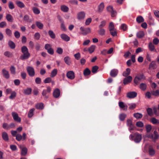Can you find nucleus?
Returning <instances> with one entry per match:
<instances>
[{"instance_id":"obj_1","label":"nucleus","mask_w":159,"mask_h":159,"mask_svg":"<svg viewBox=\"0 0 159 159\" xmlns=\"http://www.w3.org/2000/svg\"><path fill=\"white\" fill-rule=\"evenodd\" d=\"M129 139L134 141L136 143H139L142 138V136L138 132L135 133L133 135L131 134L129 136Z\"/></svg>"},{"instance_id":"obj_2","label":"nucleus","mask_w":159,"mask_h":159,"mask_svg":"<svg viewBox=\"0 0 159 159\" xmlns=\"http://www.w3.org/2000/svg\"><path fill=\"white\" fill-rule=\"evenodd\" d=\"M148 137L153 140L155 141L159 138V135L157 132L155 131L153 132V134H150L148 135Z\"/></svg>"},{"instance_id":"obj_3","label":"nucleus","mask_w":159,"mask_h":159,"mask_svg":"<svg viewBox=\"0 0 159 159\" xmlns=\"http://www.w3.org/2000/svg\"><path fill=\"white\" fill-rule=\"evenodd\" d=\"M144 79V77L142 74H140L136 76L134 79V82L136 85H138L142 80Z\"/></svg>"},{"instance_id":"obj_4","label":"nucleus","mask_w":159,"mask_h":159,"mask_svg":"<svg viewBox=\"0 0 159 159\" xmlns=\"http://www.w3.org/2000/svg\"><path fill=\"white\" fill-rule=\"evenodd\" d=\"M127 125L128 127V129L130 132H131L132 130H134L135 127L133 125L132 121L129 119L127 120Z\"/></svg>"},{"instance_id":"obj_5","label":"nucleus","mask_w":159,"mask_h":159,"mask_svg":"<svg viewBox=\"0 0 159 159\" xmlns=\"http://www.w3.org/2000/svg\"><path fill=\"white\" fill-rule=\"evenodd\" d=\"M107 11L110 13L111 17H114L116 16V12L115 11L113 10V7L112 6H108L107 7Z\"/></svg>"},{"instance_id":"obj_6","label":"nucleus","mask_w":159,"mask_h":159,"mask_svg":"<svg viewBox=\"0 0 159 159\" xmlns=\"http://www.w3.org/2000/svg\"><path fill=\"white\" fill-rule=\"evenodd\" d=\"M26 70L29 75L30 76L33 77L34 75L35 71L33 67L29 66L27 67Z\"/></svg>"},{"instance_id":"obj_7","label":"nucleus","mask_w":159,"mask_h":159,"mask_svg":"<svg viewBox=\"0 0 159 159\" xmlns=\"http://www.w3.org/2000/svg\"><path fill=\"white\" fill-rule=\"evenodd\" d=\"M80 30L81 31V34L83 35H86L91 32L90 28H87L85 29L83 27H81L80 28Z\"/></svg>"},{"instance_id":"obj_8","label":"nucleus","mask_w":159,"mask_h":159,"mask_svg":"<svg viewBox=\"0 0 159 159\" xmlns=\"http://www.w3.org/2000/svg\"><path fill=\"white\" fill-rule=\"evenodd\" d=\"M51 88L49 87L48 86L47 87L46 90L44 89L43 90L42 92V95L43 96L45 97V98H47L48 96L47 95L48 93H50L51 90Z\"/></svg>"},{"instance_id":"obj_9","label":"nucleus","mask_w":159,"mask_h":159,"mask_svg":"<svg viewBox=\"0 0 159 159\" xmlns=\"http://www.w3.org/2000/svg\"><path fill=\"white\" fill-rule=\"evenodd\" d=\"M2 73L3 76L6 79H8L10 78V74L9 71L5 69H2Z\"/></svg>"},{"instance_id":"obj_10","label":"nucleus","mask_w":159,"mask_h":159,"mask_svg":"<svg viewBox=\"0 0 159 159\" xmlns=\"http://www.w3.org/2000/svg\"><path fill=\"white\" fill-rule=\"evenodd\" d=\"M119 106L120 108L123 110L126 111L127 110L128 106L127 105L122 102H119Z\"/></svg>"},{"instance_id":"obj_11","label":"nucleus","mask_w":159,"mask_h":159,"mask_svg":"<svg viewBox=\"0 0 159 159\" xmlns=\"http://www.w3.org/2000/svg\"><path fill=\"white\" fill-rule=\"evenodd\" d=\"M67 77L70 80H73L75 78V74L73 71H69L66 73Z\"/></svg>"},{"instance_id":"obj_12","label":"nucleus","mask_w":159,"mask_h":159,"mask_svg":"<svg viewBox=\"0 0 159 159\" xmlns=\"http://www.w3.org/2000/svg\"><path fill=\"white\" fill-rule=\"evenodd\" d=\"M137 95V93L135 92H128L127 94V96L130 98H134Z\"/></svg>"},{"instance_id":"obj_13","label":"nucleus","mask_w":159,"mask_h":159,"mask_svg":"<svg viewBox=\"0 0 159 159\" xmlns=\"http://www.w3.org/2000/svg\"><path fill=\"white\" fill-rule=\"evenodd\" d=\"M85 14L84 12L81 11L77 14V18L79 20L84 19L85 17Z\"/></svg>"},{"instance_id":"obj_14","label":"nucleus","mask_w":159,"mask_h":159,"mask_svg":"<svg viewBox=\"0 0 159 159\" xmlns=\"http://www.w3.org/2000/svg\"><path fill=\"white\" fill-rule=\"evenodd\" d=\"M104 8V5L103 2H101L98 6V13H101L103 11Z\"/></svg>"},{"instance_id":"obj_15","label":"nucleus","mask_w":159,"mask_h":159,"mask_svg":"<svg viewBox=\"0 0 159 159\" xmlns=\"http://www.w3.org/2000/svg\"><path fill=\"white\" fill-rule=\"evenodd\" d=\"M12 115L14 120L18 122H20L21 119L20 117L18 116V114L16 112H13L12 113Z\"/></svg>"},{"instance_id":"obj_16","label":"nucleus","mask_w":159,"mask_h":159,"mask_svg":"<svg viewBox=\"0 0 159 159\" xmlns=\"http://www.w3.org/2000/svg\"><path fill=\"white\" fill-rule=\"evenodd\" d=\"M132 80V78L130 76H129L125 78L123 80V83L125 85L130 83Z\"/></svg>"},{"instance_id":"obj_17","label":"nucleus","mask_w":159,"mask_h":159,"mask_svg":"<svg viewBox=\"0 0 159 159\" xmlns=\"http://www.w3.org/2000/svg\"><path fill=\"white\" fill-rule=\"evenodd\" d=\"M20 148L21 149V154L23 156H25L27 153V148L22 145H20L19 146Z\"/></svg>"},{"instance_id":"obj_18","label":"nucleus","mask_w":159,"mask_h":159,"mask_svg":"<svg viewBox=\"0 0 159 159\" xmlns=\"http://www.w3.org/2000/svg\"><path fill=\"white\" fill-rule=\"evenodd\" d=\"M60 91L58 89H56L53 91V96L55 98H58L60 95Z\"/></svg>"},{"instance_id":"obj_19","label":"nucleus","mask_w":159,"mask_h":159,"mask_svg":"<svg viewBox=\"0 0 159 159\" xmlns=\"http://www.w3.org/2000/svg\"><path fill=\"white\" fill-rule=\"evenodd\" d=\"M118 70L116 69H113L110 72V75L113 77H115L117 76L118 73Z\"/></svg>"},{"instance_id":"obj_20","label":"nucleus","mask_w":159,"mask_h":159,"mask_svg":"<svg viewBox=\"0 0 159 159\" xmlns=\"http://www.w3.org/2000/svg\"><path fill=\"white\" fill-rule=\"evenodd\" d=\"M65 63L68 65H70L71 64L70 58L69 56H66L64 58Z\"/></svg>"},{"instance_id":"obj_21","label":"nucleus","mask_w":159,"mask_h":159,"mask_svg":"<svg viewBox=\"0 0 159 159\" xmlns=\"http://www.w3.org/2000/svg\"><path fill=\"white\" fill-rule=\"evenodd\" d=\"M16 3L17 6L20 8H23L25 7L24 4L20 1L16 0Z\"/></svg>"},{"instance_id":"obj_22","label":"nucleus","mask_w":159,"mask_h":159,"mask_svg":"<svg viewBox=\"0 0 159 159\" xmlns=\"http://www.w3.org/2000/svg\"><path fill=\"white\" fill-rule=\"evenodd\" d=\"M61 38L64 40L66 41H68L70 40V38L66 34H62L61 35Z\"/></svg>"},{"instance_id":"obj_23","label":"nucleus","mask_w":159,"mask_h":159,"mask_svg":"<svg viewBox=\"0 0 159 159\" xmlns=\"http://www.w3.org/2000/svg\"><path fill=\"white\" fill-rule=\"evenodd\" d=\"M2 137L3 139L6 142L8 141L9 140L8 136L6 132H4L2 133Z\"/></svg>"},{"instance_id":"obj_24","label":"nucleus","mask_w":159,"mask_h":159,"mask_svg":"<svg viewBox=\"0 0 159 159\" xmlns=\"http://www.w3.org/2000/svg\"><path fill=\"white\" fill-rule=\"evenodd\" d=\"M157 67L156 62L155 61H152L149 65V68L153 69H156Z\"/></svg>"},{"instance_id":"obj_25","label":"nucleus","mask_w":159,"mask_h":159,"mask_svg":"<svg viewBox=\"0 0 159 159\" xmlns=\"http://www.w3.org/2000/svg\"><path fill=\"white\" fill-rule=\"evenodd\" d=\"M23 55L21 56V59L22 60H24L28 58L30 56V54L29 52L23 53Z\"/></svg>"},{"instance_id":"obj_26","label":"nucleus","mask_w":159,"mask_h":159,"mask_svg":"<svg viewBox=\"0 0 159 159\" xmlns=\"http://www.w3.org/2000/svg\"><path fill=\"white\" fill-rule=\"evenodd\" d=\"M148 48L151 51L156 52L157 50L155 49V46L152 42L149 43Z\"/></svg>"},{"instance_id":"obj_27","label":"nucleus","mask_w":159,"mask_h":159,"mask_svg":"<svg viewBox=\"0 0 159 159\" xmlns=\"http://www.w3.org/2000/svg\"><path fill=\"white\" fill-rule=\"evenodd\" d=\"M148 152L150 156H153L155 154V151L152 147H149Z\"/></svg>"},{"instance_id":"obj_28","label":"nucleus","mask_w":159,"mask_h":159,"mask_svg":"<svg viewBox=\"0 0 159 159\" xmlns=\"http://www.w3.org/2000/svg\"><path fill=\"white\" fill-rule=\"evenodd\" d=\"M58 72L57 70L56 69H53L51 73L50 76L51 77L53 78L55 77L57 74Z\"/></svg>"},{"instance_id":"obj_29","label":"nucleus","mask_w":159,"mask_h":159,"mask_svg":"<svg viewBox=\"0 0 159 159\" xmlns=\"http://www.w3.org/2000/svg\"><path fill=\"white\" fill-rule=\"evenodd\" d=\"M36 25L37 27L39 29H42L43 27V25L41 22L37 21L35 22Z\"/></svg>"},{"instance_id":"obj_30","label":"nucleus","mask_w":159,"mask_h":159,"mask_svg":"<svg viewBox=\"0 0 159 159\" xmlns=\"http://www.w3.org/2000/svg\"><path fill=\"white\" fill-rule=\"evenodd\" d=\"M32 89L30 88H28L24 90V93L26 95H29L31 94Z\"/></svg>"},{"instance_id":"obj_31","label":"nucleus","mask_w":159,"mask_h":159,"mask_svg":"<svg viewBox=\"0 0 159 159\" xmlns=\"http://www.w3.org/2000/svg\"><path fill=\"white\" fill-rule=\"evenodd\" d=\"M130 69L129 68H128L126 69L125 71L123 73L122 75L126 77L130 74Z\"/></svg>"},{"instance_id":"obj_32","label":"nucleus","mask_w":159,"mask_h":159,"mask_svg":"<svg viewBox=\"0 0 159 159\" xmlns=\"http://www.w3.org/2000/svg\"><path fill=\"white\" fill-rule=\"evenodd\" d=\"M48 34L50 37L53 39H55L56 37V36L55 33L52 30H49L48 31Z\"/></svg>"},{"instance_id":"obj_33","label":"nucleus","mask_w":159,"mask_h":159,"mask_svg":"<svg viewBox=\"0 0 159 159\" xmlns=\"http://www.w3.org/2000/svg\"><path fill=\"white\" fill-rule=\"evenodd\" d=\"M144 33L143 31H141L138 32L136 35L138 38H141L144 37Z\"/></svg>"},{"instance_id":"obj_34","label":"nucleus","mask_w":159,"mask_h":159,"mask_svg":"<svg viewBox=\"0 0 159 159\" xmlns=\"http://www.w3.org/2000/svg\"><path fill=\"white\" fill-rule=\"evenodd\" d=\"M61 10L64 12H67L69 10V8L65 5H62L61 7Z\"/></svg>"},{"instance_id":"obj_35","label":"nucleus","mask_w":159,"mask_h":159,"mask_svg":"<svg viewBox=\"0 0 159 159\" xmlns=\"http://www.w3.org/2000/svg\"><path fill=\"white\" fill-rule=\"evenodd\" d=\"M106 30L103 28H99L98 33L101 35L103 36L105 35Z\"/></svg>"},{"instance_id":"obj_36","label":"nucleus","mask_w":159,"mask_h":159,"mask_svg":"<svg viewBox=\"0 0 159 159\" xmlns=\"http://www.w3.org/2000/svg\"><path fill=\"white\" fill-rule=\"evenodd\" d=\"M136 21L138 23H141L144 21V19L141 16H139L136 18Z\"/></svg>"},{"instance_id":"obj_37","label":"nucleus","mask_w":159,"mask_h":159,"mask_svg":"<svg viewBox=\"0 0 159 159\" xmlns=\"http://www.w3.org/2000/svg\"><path fill=\"white\" fill-rule=\"evenodd\" d=\"M6 18L8 21L10 22H12L13 21V17L10 14H7L6 16Z\"/></svg>"},{"instance_id":"obj_38","label":"nucleus","mask_w":159,"mask_h":159,"mask_svg":"<svg viewBox=\"0 0 159 159\" xmlns=\"http://www.w3.org/2000/svg\"><path fill=\"white\" fill-rule=\"evenodd\" d=\"M36 108L39 109H42L43 108V104L42 103L37 104L35 105Z\"/></svg>"},{"instance_id":"obj_39","label":"nucleus","mask_w":159,"mask_h":159,"mask_svg":"<svg viewBox=\"0 0 159 159\" xmlns=\"http://www.w3.org/2000/svg\"><path fill=\"white\" fill-rule=\"evenodd\" d=\"M134 116L137 119L141 118L143 117L142 114L139 113H136L134 114Z\"/></svg>"},{"instance_id":"obj_40","label":"nucleus","mask_w":159,"mask_h":159,"mask_svg":"<svg viewBox=\"0 0 159 159\" xmlns=\"http://www.w3.org/2000/svg\"><path fill=\"white\" fill-rule=\"evenodd\" d=\"M147 85L144 83H141L140 85L139 88L142 90L144 91L146 89Z\"/></svg>"},{"instance_id":"obj_41","label":"nucleus","mask_w":159,"mask_h":159,"mask_svg":"<svg viewBox=\"0 0 159 159\" xmlns=\"http://www.w3.org/2000/svg\"><path fill=\"white\" fill-rule=\"evenodd\" d=\"M24 20L25 21L30 22L32 21V20L30 19L28 15H25L24 17Z\"/></svg>"},{"instance_id":"obj_42","label":"nucleus","mask_w":159,"mask_h":159,"mask_svg":"<svg viewBox=\"0 0 159 159\" xmlns=\"http://www.w3.org/2000/svg\"><path fill=\"white\" fill-rule=\"evenodd\" d=\"M136 125L137 127L140 128H142L144 126L143 123L141 121L136 122Z\"/></svg>"},{"instance_id":"obj_43","label":"nucleus","mask_w":159,"mask_h":159,"mask_svg":"<svg viewBox=\"0 0 159 159\" xmlns=\"http://www.w3.org/2000/svg\"><path fill=\"white\" fill-rule=\"evenodd\" d=\"M96 46L95 45H91L89 48L88 50L90 53H92L94 52Z\"/></svg>"},{"instance_id":"obj_44","label":"nucleus","mask_w":159,"mask_h":159,"mask_svg":"<svg viewBox=\"0 0 159 159\" xmlns=\"http://www.w3.org/2000/svg\"><path fill=\"white\" fill-rule=\"evenodd\" d=\"M34 110V108L31 109L29 111L28 114V117L29 118H31L33 115V112Z\"/></svg>"},{"instance_id":"obj_45","label":"nucleus","mask_w":159,"mask_h":159,"mask_svg":"<svg viewBox=\"0 0 159 159\" xmlns=\"http://www.w3.org/2000/svg\"><path fill=\"white\" fill-rule=\"evenodd\" d=\"M34 37L35 39L39 40L40 38V35L39 32H36L35 33Z\"/></svg>"},{"instance_id":"obj_46","label":"nucleus","mask_w":159,"mask_h":159,"mask_svg":"<svg viewBox=\"0 0 159 159\" xmlns=\"http://www.w3.org/2000/svg\"><path fill=\"white\" fill-rule=\"evenodd\" d=\"M126 117V115L124 113L120 114L119 116L120 119L121 121L124 120Z\"/></svg>"},{"instance_id":"obj_47","label":"nucleus","mask_w":159,"mask_h":159,"mask_svg":"<svg viewBox=\"0 0 159 159\" xmlns=\"http://www.w3.org/2000/svg\"><path fill=\"white\" fill-rule=\"evenodd\" d=\"M10 70L11 74L15 75L16 74V69L14 66H11L10 68Z\"/></svg>"},{"instance_id":"obj_48","label":"nucleus","mask_w":159,"mask_h":159,"mask_svg":"<svg viewBox=\"0 0 159 159\" xmlns=\"http://www.w3.org/2000/svg\"><path fill=\"white\" fill-rule=\"evenodd\" d=\"M91 73V71L88 68H86L84 71V75L86 76L89 75Z\"/></svg>"},{"instance_id":"obj_49","label":"nucleus","mask_w":159,"mask_h":159,"mask_svg":"<svg viewBox=\"0 0 159 159\" xmlns=\"http://www.w3.org/2000/svg\"><path fill=\"white\" fill-rule=\"evenodd\" d=\"M106 22L105 20H103L100 22V24L99 26V28H102L104 27L106 24Z\"/></svg>"},{"instance_id":"obj_50","label":"nucleus","mask_w":159,"mask_h":159,"mask_svg":"<svg viewBox=\"0 0 159 159\" xmlns=\"http://www.w3.org/2000/svg\"><path fill=\"white\" fill-rule=\"evenodd\" d=\"M151 122L154 124L157 123H159V121L154 117L152 118L151 119Z\"/></svg>"},{"instance_id":"obj_51","label":"nucleus","mask_w":159,"mask_h":159,"mask_svg":"<svg viewBox=\"0 0 159 159\" xmlns=\"http://www.w3.org/2000/svg\"><path fill=\"white\" fill-rule=\"evenodd\" d=\"M8 45L12 49L14 48L15 47V44L14 43L11 41L9 42Z\"/></svg>"},{"instance_id":"obj_52","label":"nucleus","mask_w":159,"mask_h":159,"mask_svg":"<svg viewBox=\"0 0 159 159\" xmlns=\"http://www.w3.org/2000/svg\"><path fill=\"white\" fill-rule=\"evenodd\" d=\"M32 10L34 13L36 14H38L40 13V11L37 8L33 7Z\"/></svg>"},{"instance_id":"obj_53","label":"nucleus","mask_w":159,"mask_h":159,"mask_svg":"<svg viewBox=\"0 0 159 159\" xmlns=\"http://www.w3.org/2000/svg\"><path fill=\"white\" fill-rule=\"evenodd\" d=\"M152 129V126L150 125H147L146 126V129L147 132H149Z\"/></svg>"},{"instance_id":"obj_54","label":"nucleus","mask_w":159,"mask_h":159,"mask_svg":"<svg viewBox=\"0 0 159 159\" xmlns=\"http://www.w3.org/2000/svg\"><path fill=\"white\" fill-rule=\"evenodd\" d=\"M5 32L9 36H11L12 35V32L9 29H7L6 30Z\"/></svg>"},{"instance_id":"obj_55","label":"nucleus","mask_w":159,"mask_h":159,"mask_svg":"<svg viewBox=\"0 0 159 159\" xmlns=\"http://www.w3.org/2000/svg\"><path fill=\"white\" fill-rule=\"evenodd\" d=\"M113 37L117 35V32L116 30L114 29V30L109 31Z\"/></svg>"},{"instance_id":"obj_56","label":"nucleus","mask_w":159,"mask_h":159,"mask_svg":"<svg viewBox=\"0 0 159 159\" xmlns=\"http://www.w3.org/2000/svg\"><path fill=\"white\" fill-rule=\"evenodd\" d=\"M109 31L114 30V29H115L114 28V24L112 22H110V24L109 25Z\"/></svg>"},{"instance_id":"obj_57","label":"nucleus","mask_w":159,"mask_h":159,"mask_svg":"<svg viewBox=\"0 0 159 159\" xmlns=\"http://www.w3.org/2000/svg\"><path fill=\"white\" fill-rule=\"evenodd\" d=\"M8 7L11 10L15 8V7L13 3L11 1L9 2Z\"/></svg>"},{"instance_id":"obj_58","label":"nucleus","mask_w":159,"mask_h":159,"mask_svg":"<svg viewBox=\"0 0 159 159\" xmlns=\"http://www.w3.org/2000/svg\"><path fill=\"white\" fill-rule=\"evenodd\" d=\"M98 69V67L97 66H93L92 69V72L93 73H96L97 72Z\"/></svg>"},{"instance_id":"obj_59","label":"nucleus","mask_w":159,"mask_h":159,"mask_svg":"<svg viewBox=\"0 0 159 159\" xmlns=\"http://www.w3.org/2000/svg\"><path fill=\"white\" fill-rule=\"evenodd\" d=\"M148 114L150 116H152L153 115L152 109L150 108H148L147 109Z\"/></svg>"},{"instance_id":"obj_60","label":"nucleus","mask_w":159,"mask_h":159,"mask_svg":"<svg viewBox=\"0 0 159 159\" xmlns=\"http://www.w3.org/2000/svg\"><path fill=\"white\" fill-rule=\"evenodd\" d=\"M16 92L15 91H13L11 93V95L9 97V98L11 99H13L16 96Z\"/></svg>"},{"instance_id":"obj_61","label":"nucleus","mask_w":159,"mask_h":159,"mask_svg":"<svg viewBox=\"0 0 159 159\" xmlns=\"http://www.w3.org/2000/svg\"><path fill=\"white\" fill-rule=\"evenodd\" d=\"M52 79L50 77H47L44 80L45 83H48L51 82Z\"/></svg>"},{"instance_id":"obj_62","label":"nucleus","mask_w":159,"mask_h":159,"mask_svg":"<svg viewBox=\"0 0 159 159\" xmlns=\"http://www.w3.org/2000/svg\"><path fill=\"white\" fill-rule=\"evenodd\" d=\"M21 50L23 53L28 52L27 48L25 46H24L22 47Z\"/></svg>"},{"instance_id":"obj_63","label":"nucleus","mask_w":159,"mask_h":159,"mask_svg":"<svg viewBox=\"0 0 159 159\" xmlns=\"http://www.w3.org/2000/svg\"><path fill=\"white\" fill-rule=\"evenodd\" d=\"M153 43L154 44L157 45L159 43V39L157 38H155L153 40Z\"/></svg>"},{"instance_id":"obj_64","label":"nucleus","mask_w":159,"mask_h":159,"mask_svg":"<svg viewBox=\"0 0 159 159\" xmlns=\"http://www.w3.org/2000/svg\"><path fill=\"white\" fill-rule=\"evenodd\" d=\"M92 21V19L91 18H89L87 19L85 21V24L86 25H88L91 23Z\"/></svg>"}]
</instances>
